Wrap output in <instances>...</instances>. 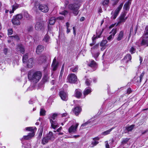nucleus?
Here are the masks:
<instances>
[{"label": "nucleus", "instance_id": "59", "mask_svg": "<svg viewBox=\"0 0 148 148\" xmlns=\"http://www.w3.org/2000/svg\"><path fill=\"white\" fill-rule=\"evenodd\" d=\"M58 19L61 20H62L64 19V17L63 16H60L58 18Z\"/></svg>", "mask_w": 148, "mask_h": 148}, {"label": "nucleus", "instance_id": "36", "mask_svg": "<svg viewBox=\"0 0 148 148\" xmlns=\"http://www.w3.org/2000/svg\"><path fill=\"white\" fill-rule=\"evenodd\" d=\"M107 42V41L106 40H103L100 43V46L102 47H104Z\"/></svg>", "mask_w": 148, "mask_h": 148}, {"label": "nucleus", "instance_id": "6", "mask_svg": "<svg viewBox=\"0 0 148 148\" xmlns=\"http://www.w3.org/2000/svg\"><path fill=\"white\" fill-rule=\"evenodd\" d=\"M125 16L126 14L125 13H123L119 17L118 19L119 21L116 24V26H117L119 24L125 22L127 18V17H125Z\"/></svg>", "mask_w": 148, "mask_h": 148}, {"label": "nucleus", "instance_id": "54", "mask_svg": "<svg viewBox=\"0 0 148 148\" xmlns=\"http://www.w3.org/2000/svg\"><path fill=\"white\" fill-rule=\"evenodd\" d=\"M98 142L95 141L94 142H92V144L94 146H95L98 144Z\"/></svg>", "mask_w": 148, "mask_h": 148}, {"label": "nucleus", "instance_id": "40", "mask_svg": "<svg viewBox=\"0 0 148 148\" xmlns=\"http://www.w3.org/2000/svg\"><path fill=\"white\" fill-rule=\"evenodd\" d=\"M117 32V28H113L112 29L111 31L110 32V34H112L111 35H113L114 36L115 35Z\"/></svg>", "mask_w": 148, "mask_h": 148}, {"label": "nucleus", "instance_id": "2", "mask_svg": "<svg viewBox=\"0 0 148 148\" xmlns=\"http://www.w3.org/2000/svg\"><path fill=\"white\" fill-rule=\"evenodd\" d=\"M35 8L36 10L39 9L42 12H47L49 11V8L47 6L45 5H40L38 1H35L34 3V8Z\"/></svg>", "mask_w": 148, "mask_h": 148}, {"label": "nucleus", "instance_id": "12", "mask_svg": "<svg viewBox=\"0 0 148 148\" xmlns=\"http://www.w3.org/2000/svg\"><path fill=\"white\" fill-rule=\"evenodd\" d=\"M58 64V63L56 62V59L55 58L53 60L51 65L52 70L53 71H55L56 70Z\"/></svg>", "mask_w": 148, "mask_h": 148}, {"label": "nucleus", "instance_id": "15", "mask_svg": "<svg viewBox=\"0 0 148 148\" xmlns=\"http://www.w3.org/2000/svg\"><path fill=\"white\" fill-rule=\"evenodd\" d=\"M16 50L18 52H20L23 54L25 53L24 49L22 45H18L16 48Z\"/></svg>", "mask_w": 148, "mask_h": 148}, {"label": "nucleus", "instance_id": "31", "mask_svg": "<svg viewBox=\"0 0 148 148\" xmlns=\"http://www.w3.org/2000/svg\"><path fill=\"white\" fill-rule=\"evenodd\" d=\"M136 49L134 46H132L129 50V52L131 54H133L135 53L136 51Z\"/></svg>", "mask_w": 148, "mask_h": 148}, {"label": "nucleus", "instance_id": "58", "mask_svg": "<svg viewBox=\"0 0 148 148\" xmlns=\"http://www.w3.org/2000/svg\"><path fill=\"white\" fill-rule=\"evenodd\" d=\"M131 92V89L130 88H129L127 90V93L129 94Z\"/></svg>", "mask_w": 148, "mask_h": 148}, {"label": "nucleus", "instance_id": "38", "mask_svg": "<svg viewBox=\"0 0 148 148\" xmlns=\"http://www.w3.org/2000/svg\"><path fill=\"white\" fill-rule=\"evenodd\" d=\"M33 29V27L32 25H30L27 27L26 30L27 32L29 33L31 32Z\"/></svg>", "mask_w": 148, "mask_h": 148}, {"label": "nucleus", "instance_id": "20", "mask_svg": "<svg viewBox=\"0 0 148 148\" xmlns=\"http://www.w3.org/2000/svg\"><path fill=\"white\" fill-rule=\"evenodd\" d=\"M49 118L51 127L53 129H55L58 126V124L55 121H53L51 119Z\"/></svg>", "mask_w": 148, "mask_h": 148}, {"label": "nucleus", "instance_id": "61", "mask_svg": "<svg viewBox=\"0 0 148 148\" xmlns=\"http://www.w3.org/2000/svg\"><path fill=\"white\" fill-rule=\"evenodd\" d=\"M62 129V127H60L59 128H58L57 130V132H60L61 130Z\"/></svg>", "mask_w": 148, "mask_h": 148}, {"label": "nucleus", "instance_id": "42", "mask_svg": "<svg viewBox=\"0 0 148 148\" xmlns=\"http://www.w3.org/2000/svg\"><path fill=\"white\" fill-rule=\"evenodd\" d=\"M143 35L148 36V26L146 27Z\"/></svg>", "mask_w": 148, "mask_h": 148}, {"label": "nucleus", "instance_id": "44", "mask_svg": "<svg viewBox=\"0 0 148 148\" xmlns=\"http://www.w3.org/2000/svg\"><path fill=\"white\" fill-rule=\"evenodd\" d=\"M97 38V37L96 36L95 37H93L92 38V43H91L90 44V45L91 46H92L93 45H95V42L94 41Z\"/></svg>", "mask_w": 148, "mask_h": 148}, {"label": "nucleus", "instance_id": "13", "mask_svg": "<svg viewBox=\"0 0 148 148\" xmlns=\"http://www.w3.org/2000/svg\"><path fill=\"white\" fill-rule=\"evenodd\" d=\"M132 59V56L130 54H127L124 59L122 60V61L123 62L127 63L129 61L131 60Z\"/></svg>", "mask_w": 148, "mask_h": 148}, {"label": "nucleus", "instance_id": "64", "mask_svg": "<svg viewBox=\"0 0 148 148\" xmlns=\"http://www.w3.org/2000/svg\"><path fill=\"white\" fill-rule=\"evenodd\" d=\"M67 114L66 113H63L62 114V117L66 116Z\"/></svg>", "mask_w": 148, "mask_h": 148}, {"label": "nucleus", "instance_id": "27", "mask_svg": "<svg viewBox=\"0 0 148 148\" xmlns=\"http://www.w3.org/2000/svg\"><path fill=\"white\" fill-rule=\"evenodd\" d=\"M124 34V32L123 31H120L118 37L117 38V40L118 41L121 40Z\"/></svg>", "mask_w": 148, "mask_h": 148}, {"label": "nucleus", "instance_id": "43", "mask_svg": "<svg viewBox=\"0 0 148 148\" xmlns=\"http://www.w3.org/2000/svg\"><path fill=\"white\" fill-rule=\"evenodd\" d=\"M78 69V66H76L75 68H71L70 69V70L73 72H75L77 71Z\"/></svg>", "mask_w": 148, "mask_h": 148}, {"label": "nucleus", "instance_id": "30", "mask_svg": "<svg viewBox=\"0 0 148 148\" xmlns=\"http://www.w3.org/2000/svg\"><path fill=\"white\" fill-rule=\"evenodd\" d=\"M43 40L44 42L48 43L50 40V38L49 36L47 34H46Z\"/></svg>", "mask_w": 148, "mask_h": 148}, {"label": "nucleus", "instance_id": "63", "mask_svg": "<svg viewBox=\"0 0 148 148\" xmlns=\"http://www.w3.org/2000/svg\"><path fill=\"white\" fill-rule=\"evenodd\" d=\"M88 122H86V123H85L83 124H82V125H81V126H86V125L88 124Z\"/></svg>", "mask_w": 148, "mask_h": 148}, {"label": "nucleus", "instance_id": "17", "mask_svg": "<svg viewBox=\"0 0 148 148\" xmlns=\"http://www.w3.org/2000/svg\"><path fill=\"white\" fill-rule=\"evenodd\" d=\"M81 108L78 107H75L73 110V112L77 116L81 111Z\"/></svg>", "mask_w": 148, "mask_h": 148}, {"label": "nucleus", "instance_id": "1", "mask_svg": "<svg viewBox=\"0 0 148 148\" xmlns=\"http://www.w3.org/2000/svg\"><path fill=\"white\" fill-rule=\"evenodd\" d=\"M42 73L40 71L34 72L33 71H29L28 74V79L31 82L35 83L38 82L41 79Z\"/></svg>", "mask_w": 148, "mask_h": 148}, {"label": "nucleus", "instance_id": "50", "mask_svg": "<svg viewBox=\"0 0 148 148\" xmlns=\"http://www.w3.org/2000/svg\"><path fill=\"white\" fill-rule=\"evenodd\" d=\"M109 2V0H104L102 2V4L103 5H107Z\"/></svg>", "mask_w": 148, "mask_h": 148}, {"label": "nucleus", "instance_id": "5", "mask_svg": "<svg viewBox=\"0 0 148 148\" xmlns=\"http://www.w3.org/2000/svg\"><path fill=\"white\" fill-rule=\"evenodd\" d=\"M69 82L70 83H75L77 80L76 76L74 74H71L68 77Z\"/></svg>", "mask_w": 148, "mask_h": 148}, {"label": "nucleus", "instance_id": "14", "mask_svg": "<svg viewBox=\"0 0 148 148\" xmlns=\"http://www.w3.org/2000/svg\"><path fill=\"white\" fill-rule=\"evenodd\" d=\"M34 135V133L33 132L29 133L27 136H24L22 138V139L28 140L32 138Z\"/></svg>", "mask_w": 148, "mask_h": 148}, {"label": "nucleus", "instance_id": "29", "mask_svg": "<svg viewBox=\"0 0 148 148\" xmlns=\"http://www.w3.org/2000/svg\"><path fill=\"white\" fill-rule=\"evenodd\" d=\"M97 64L93 60H92L90 63L88 64V66L92 68H95L97 66Z\"/></svg>", "mask_w": 148, "mask_h": 148}, {"label": "nucleus", "instance_id": "21", "mask_svg": "<svg viewBox=\"0 0 148 148\" xmlns=\"http://www.w3.org/2000/svg\"><path fill=\"white\" fill-rule=\"evenodd\" d=\"M44 47L41 45H38L37 47L36 52L37 54H39L44 50Z\"/></svg>", "mask_w": 148, "mask_h": 148}, {"label": "nucleus", "instance_id": "16", "mask_svg": "<svg viewBox=\"0 0 148 148\" xmlns=\"http://www.w3.org/2000/svg\"><path fill=\"white\" fill-rule=\"evenodd\" d=\"M132 0H129L124 5L123 8L125 10H128L130 8V6L131 4Z\"/></svg>", "mask_w": 148, "mask_h": 148}, {"label": "nucleus", "instance_id": "9", "mask_svg": "<svg viewBox=\"0 0 148 148\" xmlns=\"http://www.w3.org/2000/svg\"><path fill=\"white\" fill-rule=\"evenodd\" d=\"M60 96L61 99L64 101H66L68 99V95L67 93L63 90H61L60 92Z\"/></svg>", "mask_w": 148, "mask_h": 148}, {"label": "nucleus", "instance_id": "18", "mask_svg": "<svg viewBox=\"0 0 148 148\" xmlns=\"http://www.w3.org/2000/svg\"><path fill=\"white\" fill-rule=\"evenodd\" d=\"M46 136L50 139L51 141H53L55 139V137L53 136V132H49Z\"/></svg>", "mask_w": 148, "mask_h": 148}, {"label": "nucleus", "instance_id": "33", "mask_svg": "<svg viewBox=\"0 0 148 148\" xmlns=\"http://www.w3.org/2000/svg\"><path fill=\"white\" fill-rule=\"evenodd\" d=\"M135 126V125H132L126 127V129L128 131H131Z\"/></svg>", "mask_w": 148, "mask_h": 148}, {"label": "nucleus", "instance_id": "56", "mask_svg": "<svg viewBox=\"0 0 148 148\" xmlns=\"http://www.w3.org/2000/svg\"><path fill=\"white\" fill-rule=\"evenodd\" d=\"M99 44H97L95 45L94 47L91 48V49H97L98 48Z\"/></svg>", "mask_w": 148, "mask_h": 148}, {"label": "nucleus", "instance_id": "23", "mask_svg": "<svg viewBox=\"0 0 148 148\" xmlns=\"http://www.w3.org/2000/svg\"><path fill=\"white\" fill-rule=\"evenodd\" d=\"M92 91L91 88H86L84 91L83 94L84 97L86 95L90 93Z\"/></svg>", "mask_w": 148, "mask_h": 148}, {"label": "nucleus", "instance_id": "57", "mask_svg": "<svg viewBox=\"0 0 148 148\" xmlns=\"http://www.w3.org/2000/svg\"><path fill=\"white\" fill-rule=\"evenodd\" d=\"M106 148H110L109 145L108 144L107 141H106Z\"/></svg>", "mask_w": 148, "mask_h": 148}, {"label": "nucleus", "instance_id": "41", "mask_svg": "<svg viewBox=\"0 0 148 148\" xmlns=\"http://www.w3.org/2000/svg\"><path fill=\"white\" fill-rule=\"evenodd\" d=\"M28 55L27 53L25 54L24 55L23 58V63L26 62L27 59L28 58Z\"/></svg>", "mask_w": 148, "mask_h": 148}, {"label": "nucleus", "instance_id": "45", "mask_svg": "<svg viewBox=\"0 0 148 148\" xmlns=\"http://www.w3.org/2000/svg\"><path fill=\"white\" fill-rule=\"evenodd\" d=\"M145 73V72L143 71L140 76V82H141L142 81V79Z\"/></svg>", "mask_w": 148, "mask_h": 148}, {"label": "nucleus", "instance_id": "19", "mask_svg": "<svg viewBox=\"0 0 148 148\" xmlns=\"http://www.w3.org/2000/svg\"><path fill=\"white\" fill-rule=\"evenodd\" d=\"M32 58L29 59L27 63V67L29 68H31L33 65V60Z\"/></svg>", "mask_w": 148, "mask_h": 148}, {"label": "nucleus", "instance_id": "46", "mask_svg": "<svg viewBox=\"0 0 148 148\" xmlns=\"http://www.w3.org/2000/svg\"><path fill=\"white\" fill-rule=\"evenodd\" d=\"M91 82L92 81L90 80L89 79H87L85 83L87 86H89L90 85Z\"/></svg>", "mask_w": 148, "mask_h": 148}, {"label": "nucleus", "instance_id": "28", "mask_svg": "<svg viewBox=\"0 0 148 148\" xmlns=\"http://www.w3.org/2000/svg\"><path fill=\"white\" fill-rule=\"evenodd\" d=\"M115 128V127H113L112 128L105 131L102 133V134L104 135H106L110 134V132Z\"/></svg>", "mask_w": 148, "mask_h": 148}, {"label": "nucleus", "instance_id": "24", "mask_svg": "<svg viewBox=\"0 0 148 148\" xmlns=\"http://www.w3.org/2000/svg\"><path fill=\"white\" fill-rule=\"evenodd\" d=\"M19 6V5L18 4L15 3V4L12 5V11H10V14L13 13L14 11L16 10L17 9Z\"/></svg>", "mask_w": 148, "mask_h": 148}, {"label": "nucleus", "instance_id": "3", "mask_svg": "<svg viewBox=\"0 0 148 148\" xmlns=\"http://www.w3.org/2000/svg\"><path fill=\"white\" fill-rule=\"evenodd\" d=\"M79 5L76 3L69 4L68 6V8L72 10L75 15H77L79 13Z\"/></svg>", "mask_w": 148, "mask_h": 148}, {"label": "nucleus", "instance_id": "60", "mask_svg": "<svg viewBox=\"0 0 148 148\" xmlns=\"http://www.w3.org/2000/svg\"><path fill=\"white\" fill-rule=\"evenodd\" d=\"M73 34L75 35L76 34L75 33V28L74 27H73Z\"/></svg>", "mask_w": 148, "mask_h": 148}, {"label": "nucleus", "instance_id": "52", "mask_svg": "<svg viewBox=\"0 0 148 148\" xmlns=\"http://www.w3.org/2000/svg\"><path fill=\"white\" fill-rule=\"evenodd\" d=\"M57 115H58L57 114H56V113H54L53 114V115L52 116L51 118L53 120H54L56 118L57 116Z\"/></svg>", "mask_w": 148, "mask_h": 148}, {"label": "nucleus", "instance_id": "22", "mask_svg": "<svg viewBox=\"0 0 148 148\" xmlns=\"http://www.w3.org/2000/svg\"><path fill=\"white\" fill-rule=\"evenodd\" d=\"M46 57L44 55L42 56L39 57V63L42 64L46 61Z\"/></svg>", "mask_w": 148, "mask_h": 148}, {"label": "nucleus", "instance_id": "26", "mask_svg": "<svg viewBox=\"0 0 148 148\" xmlns=\"http://www.w3.org/2000/svg\"><path fill=\"white\" fill-rule=\"evenodd\" d=\"M23 15L25 18H26L27 20H29L32 19V16H30L27 11H24Z\"/></svg>", "mask_w": 148, "mask_h": 148}, {"label": "nucleus", "instance_id": "62", "mask_svg": "<svg viewBox=\"0 0 148 148\" xmlns=\"http://www.w3.org/2000/svg\"><path fill=\"white\" fill-rule=\"evenodd\" d=\"M66 25L67 28H69V24L68 22H66Z\"/></svg>", "mask_w": 148, "mask_h": 148}, {"label": "nucleus", "instance_id": "35", "mask_svg": "<svg viewBox=\"0 0 148 148\" xmlns=\"http://www.w3.org/2000/svg\"><path fill=\"white\" fill-rule=\"evenodd\" d=\"M25 130L26 131H30V133H32V132L34 133V129L33 127H27L25 128Z\"/></svg>", "mask_w": 148, "mask_h": 148}, {"label": "nucleus", "instance_id": "10", "mask_svg": "<svg viewBox=\"0 0 148 148\" xmlns=\"http://www.w3.org/2000/svg\"><path fill=\"white\" fill-rule=\"evenodd\" d=\"M79 124H76L75 126L71 125L69 129V132L70 133H75L77 131V129Z\"/></svg>", "mask_w": 148, "mask_h": 148}, {"label": "nucleus", "instance_id": "25", "mask_svg": "<svg viewBox=\"0 0 148 148\" xmlns=\"http://www.w3.org/2000/svg\"><path fill=\"white\" fill-rule=\"evenodd\" d=\"M82 95V94L80 91L76 89L75 91V96L77 98H79Z\"/></svg>", "mask_w": 148, "mask_h": 148}, {"label": "nucleus", "instance_id": "37", "mask_svg": "<svg viewBox=\"0 0 148 148\" xmlns=\"http://www.w3.org/2000/svg\"><path fill=\"white\" fill-rule=\"evenodd\" d=\"M11 39L14 40H18L19 39V37L18 35L12 36L9 37Z\"/></svg>", "mask_w": 148, "mask_h": 148}, {"label": "nucleus", "instance_id": "39", "mask_svg": "<svg viewBox=\"0 0 148 148\" xmlns=\"http://www.w3.org/2000/svg\"><path fill=\"white\" fill-rule=\"evenodd\" d=\"M45 113L46 111L43 108H41L40 111V115L45 116Z\"/></svg>", "mask_w": 148, "mask_h": 148}, {"label": "nucleus", "instance_id": "32", "mask_svg": "<svg viewBox=\"0 0 148 148\" xmlns=\"http://www.w3.org/2000/svg\"><path fill=\"white\" fill-rule=\"evenodd\" d=\"M55 22V18L54 17H51L49 21V23L51 25H53Z\"/></svg>", "mask_w": 148, "mask_h": 148}, {"label": "nucleus", "instance_id": "53", "mask_svg": "<svg viewBox=\"0 0 148 148\" xmlns=\"http://www.w3.org/2000/svg\"><path fill=\"white\" fill-rule=\"evenodd\" d=\"M114 37V36H113V35L111 34L108 37L107 39L109 40H110L111 39H112Z\"/></svg>", "mask_w": 148, "mask_h": 148}, {"label": "nucleus", "instance_id": "34", "mask_svg": "<svg viewBox=\"0 0 148 148\" xmlns=\"http://www.w3.org/2000/svg\"><path fill=\"white\" fill-rule=\"evenodd\" d=\"M48 142H49L47 139V138H45V137H44L43 138L41 141L42 144L43 145H45L47 144Z\"/></svg>", "mask_w": 148, "mask_h": 148}, {"label": "nucleus", "instance_id": "8", "mask_svg": "<svg viewBox=\"0 0 148 148\" xmlns=\"http://www.w3.org/2000/svg\"><path fill=\"white\" fill-rule=\"evenodd\" d=\"M43 24L41 21H39L36 22L35 28L36 30L39 31L42 30L43 28Z\"/></svg>", "mask_w": 148, "mask_h": 148}, {"label": "nucleus", "instance_id": "49", "mask_svg": "<svg viewBox=\"0 0 148 148\" xmlns=\"http://www.w3.org/2000/svg\"><path fill=\"white\" fill-rule=\"evenodd\" d=\"M129 139L128 138H126L123 139L122 142V144H124L126 143L128 141Z\"/></svg>", "mask_w": 148, "mask_h": 148}, {"label": "nucleus", "instance_id": "7", "mask_svg": "<svg viewBox=\"0 0 148 148\" xmlns=\"http://www.w3.org/2000/svg\"><path fill=\"white\" fill-rule=\"evenodd\" d=\"M123 5V3H121L119 6L116 9L114 13L113 16H112L114 19H115L118 15L119 11L122 8Z\"/></svg>", "mask_w": 148, "mask_h": 148}, {"label": "nucleus", "instance_id": "11", "mask_svg": "<svg viewBox=\"0 0 148 148\" xmlns=\"http://www.w3.org/2000/svg\"><path fill=\"white\" fill-rule=\"evenodd\" d=\"M142 37L143 39L141 43V45L148 46V36L143 35Z\"/></svg>", "mask_w": 148, "mask_h": 148}, {"label": "nucleus", "instance_id": "47", "mask_svg": "<svg viewBox=\"0 0 148 148\" xmlns=\"http://www.w3.org/2000/svg\"><path fill=\"white\" fill-rule=\"evenodd\" d=\"M68 13V11L66 10H64L60 12V14L63 15H65L67 14Z\"/></svg>", "mask_w": 148, "mask_h": 148}, {"label": "nucleus", "instance_id": "51", "mask_svg": "<svg viewBox=\"0 0 148 148\" xmlns=\"http://www.w3.org/2000/svg\"><path fill=\"white\" fill-rule=\"evenodd\" d=\"M42 130H41L40 131V132L39 134L38 135V139H40L42 137Z\"/></svg>", "mask_w": 148, "mask_h": 148}, {"label": "nucleus", "instance_id": "48", "mask_svg": "<svg viewBox=\"0 0 148 148\" xmlns=\"http://www.w3.org/2000/svg\"><path fill=\"white\" fill-rule=\"evenodd\" d=\"M13 33L12 29H10L8 30V35H11Z\"/></svg>", "mask_w": 148, "mask_h": 148}, {"label": "nucleus", "instance_id": "4", "mask_svg": "<svg viewBox=\"0 0 148 148\" xmlns=\"http://www.w3.org/2000/svg\"><path fill=\"white\" fill-rule=\"evenodd\" d=\"M23 18V15L21 14H18L13 16L12 20L13 24L16 25H18L20 24V20Z\"/></svg>", "mask_w": 148, "mask_h": 148}, {"label": "nucleus", "instance_id": "55", "mask_svg": "<svg viewBox=\"0 0 148 148\" xmlns=\"http://www.w3.org/2000/svg\"><path fill=\"white\" fill-rule=\"evenodd\" d=\"M3 52L5 55H6L8 53V49L7 48H5L3 50Z\"/></svg>", "mask_w": 148, "mask_h": 148}]
</instances>
